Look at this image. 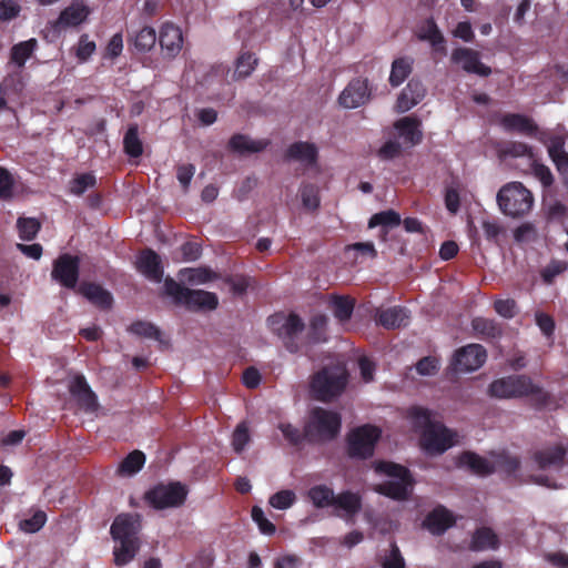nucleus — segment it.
Returning <instances> with one entry per match:
<instances>
[{
    "label": "nucleus",
    "mask_w": 568,
    "mask_h": 568,
    "mask_svg": "<svg viewBox=\"0 0 568 568\" xmlns=\"http://www.w3.org/2000/svg\"><path fill=\"white\" fill-rule=\"evenodd\" d=\"M459 467H467L471 473L479 476H488L495 473V465L474 452H463L457 459Z\"/></svg>",
    "instance_id": "26"
},
{
    "label": "nucleus",
    "mask_w": 568,
    "mask_h": 568,
    "mask_svg": "<svg viewBox=\"0 0 568 568\" xmlns=\"http://www.w3.org/2000/svg\"><path fill=\"white\" fill-rule=\"evenodd\" d=\"M250 442V433L245 423H240L232 435V446L236 453H242Z\"/></svg>",
    "instance_id": "57"
},
{
    "label": "nucleus",
    "mask_w": 568,
    "mask_h": 568,
    "mask_svg": "<svg viewBox=\"0 0 568 568\" xmlns=\"http://www.w3.org/2000/svg\"><path fill=\"white\" fill-rule=\"evenodd\" d=\"M123 150L130 158H139L143 154V143L139 136L136 123L129 125L123 136Z\"/></svg>",
    "instance_id": "39"
},
{
    "label": "nucleus",
    "mask_w": 568,
    "mask_h": 568,
    "mask_svg": "<svg viewBox=\"0 0 568 568\" xmlns=\"http://www.w3.org/2000/svg\"><path fill=\"white\" fill-rule=\"evenodd\" d=\"M90 14V9L83 3H75L64 8L55 22L53 23L54 29H64L69 27H78L84 22Z\"/></svg>",
    "instance_id": "22"
},
{
    "label": "nucleus",
    "mask_w": 568,
    "mask_h": 568,
    "mask_svg": "<svg viewBox=\"0 0 568 568\" xmlns=\"http://www.w3.org/2000/svg\"><path fill=\"white\" fill-rule=\"evenodd\" d=\"M527 386H530V377L527 375H510L497 378L489 384L488 394L491 397L520 398L525 397Z\"/></svg>",
    "instance_id": "10"
},
{
    "label": "nucleus",
    "mask_w": 568,
    "mask_h": 568,
    "mask_svg": "<svg viewBox=\"0 0 568 568\" xmlns=\"http://www.w3.org/2000/svg\"><path fill=\"white\" fill-rule=\"evenodd\" d=\"M376 470L389 477L397 478V481L414 483L410 471L399 464L392 462H381L377 464Z\"/></svg>",
    "instance_id": "45"
},
{
    "label": "nucleus",
    "mask_w": 568,
    "mask_h": 568,
    "mask_svg": "<svg viewBox=\"0 0 568 568\" xmlns=\"http://www.w3.org/2000/svg\"><path fill=\"white\" fill-rule=\"evenodd\" d=\"M426 89L417 79H410L396 101L397 112L404 113L417 105L425 97Z\"/></svg>",
    "instance_id": "20"
},
{
    "label": "nucleus",
    "mask_w": 568,
    "mask_h": 568,
    "mask_svg": "<svg viewBox=\"0 0 568 568\" xmlns=\"http://www.w3.org/2000/svg\"><path fill=\"white\" fill-rule=\"evenodd\" d=\"M95 42L89 40L88 34H82L79 39L77 57L81 61H87L95 51Z\"/></svg>",
    "instance_id": "64"
},
{
    "label": "nucleus",
    "mask_w": 568,
    "mask_h": 568,
    "mask_svg": "<svg viewBox=\"0 0 568 568\" xmlns=\"http://www.w3.org/2000/svg\"><path fill=\"white\" fill-rule=\"evenodd\" d=\"M402 223L399 213L394 210H386L372 215L368 221V227L374 229L382 226L384 234H387V229H393Z\"/></svg>",
    "instance_id": "42"
},
{
    "label": "nucleus",
    "mask_w": 568,
    "mask_h": 568,
    "mask_svg": "<svg viewBox=\"0 0 568 568\" xmlns=\"http://www.w3.org/2000/svg\"><path fill=\"white\" fill-rule=\"evenodd\" d=\"M278 429L292 446H300L305 440L304 430L301 432L297 427L290 423H281L278 425Z\"/></svg>",
    "instance_id": "56"
},
{
    "label": "nucleus",
    "mask_w": 568,
    "mask_h": 568,
    "mask_svg": "<svg viewBox=\"0 0 568 568\" xmlns=\"http://www.w3.org/2000/svg\"><path fill=\"white\" fill-rule=\"evenodd\" d=\"M456 525L454 514L445 506L438 505L427 514L423 526L434 536H440Z\"/></svg>",
    "instance_id": "15"
},
{
    "label": "nucleus",
    "mask_w": 568,
    "mask_h": 568,
    "mask_svg": "<svg viewBox=\"0 0 568 568\" xmlns=\"http://www.w3.org/2000/svg\"><path fill=\"white\" fill-rule=\"evenodd\" d=\"M17 227L21 240L31 241L39 233L41 224L36 217H19Z\"/></svg>",
    "instance_id": "48"
},
{
    "label": "nucleus",
    "mask_w": 568,
    "mask_h": 568,
    "mask_svg": "<svg viewBox=\"0 0 568 568\" xmlns=\"http://www.w3.org/2000/svg\"><path fill=\"white\" fill-rule=\"evenodd\" d=\"M487 359V352L480 344H468L458 348L452 359L450 367L456 373L474 372Z\"/></svg>",
    "instance_id": "9"
},
{
    "label": "nucleus",
    "mask_w": 568,
    "mask_h": 568,
    "mask_svg": "<svg viewBox=\"0 0 568 568\" xmlns=\"http://www.w3.org/2000/svg\"><path fill=\"white\" fill-rule=\"evenodd\" d=\"M535 321L537 326L546 337H552L556 328V324L552 316L544 312H536Z\"/></svg>",
    "instance_id": "59"
},
{
    "label": "nucleus",
    "mask_w": 568,
    "mask_h": 568,
    "mask_svg": "<svg viewBox=\"0 0 568 568\" xmlns=\"http://www.w3.org/2000/svg\"><path fill=\"white\" fill-rule=\"evenodd\" d=\"M156 32L154 28L145 26L138 32L130 34L129 43H131L138 52H149L156 43Z\"/></svg>",
    "instance_id": "31"
},
{
    "label": "nucleus",
    "mask_w": 568,
    "mask_h": 568,
    "mask_svg": "<svg viewBox=\"0 0 568 568\" xmlns=\"http://www.w3.org/2000/svg\"><path fill=\"white\" fill-rule=\"evenodd\" d=\"M68 389L81 409L87 413H93L98 409V397L84 375H74L69 382Z\"/></svg>",
    "instance_id": "12"
},
{
    "label": "nucleus",
    "mask_w": 568,
    "mask_h": 568,
    "mask_svg": "<svg viewBox=\"0 0 568 568\" xmlns=\"http://www.w3.org/2000/svg\"><path fill=\"white\" fill-rule=\"evenodd\" d=\"M302 204L307 210H317L320 206V190L313 183H303L301 189Z\"/></svg>",
    "instance_id": "49"
},
{
    "label": "nucleus",
    "mask_w": 568,
    "mask_h": 568,
    "mask_svg": "<svg viewBox=\"0 0 568 568\" xmlns=\"http://www.w3.org/2000/svg\"><path fill=\"white\" fill-rule=\"evenodd\" d=\"M341 427L342 417L338 413L314 407L304 424L305 442L308 444L331 442L337 437Z\"/></svg>",
    "instance_id": "2"
},
{
    "label": "nucleus",
    "mask_w": 568,
    "mask_h": 568,
    "mask_svg": "<svg viewBox=\"0 0 568 568\" xmlns=\"http://www.w3.org/2000/svg\"><path fill=\"white\" fill-rule=\"evenodd\" d=\"M495 471L504 473L508 476L516 474L521 466V460L518 456L511 455L507 452L494 454Z\"/></svg>",
    "instance_id": "41"
},
{
    "label": "nucleus",
    "mask_w": 568,
    "mask_h": 568,
    "mask_svg": "<svg viewBox=\"0 0 568 568\" xmlns=\"http://www.w3.org/2000/svg\"><path fill=\"white\" fill-rule=\"evenodd\" d=\"M348 382V373L338 366H325L311 379V392L315 399L329 403L342 395Z\"/></svg>",
    "instance_id": "4"
},
{
    "label": "nucleus",
    "mask_w": 568,
    "mask_h": 568,
    "mask_svg": "<svg viewBox=\"0 0 568 568\" xmlns=\"http://www.w3.org/2000/svg\"><path fill=\"white\" fill-rule=\"evenodd\" d=\"M355 307V300L351 296L344 295H332L331 296V308L334 317L345 323L351 320Z\"/></svg>",
    "instance_id": "32"
},
{
    "label": "nucleus",
    "mask_w": 568,
    "mask_h": 568,
    "mask_svg": "<svg viewBox=\"0 0 568 568\" xmlns=\"http://www.w3.org/2000/svg\"><path fill=\"white\" fill-rule=\"evenodd\" d=\"M471 328L477 336L484 339L498 338L503 334V329L494 320L485 317H475L471 321Z\"/></svg>",
    "instance_id": "36"
},
{
    "label": "nucleus",
    "mask_w": 568,
    "mask_h": 568,
    "mask_svg": "<svg viewBox=\"0 0 568 568\" xmlns=\"http://www.w3.org/2000/svg\"><path fill=\"white\" fill-rule=\"evenodd\" d=\"M285 158L298 161L306 166H314L317 164L318 150L314 143L297 141L287 148Z\"/></svg>",
    "instance_id": "21"
},
{
    "label": "nucleus",
    "mask_w": 568,
    "mask_h": 568,
    "mask_svg": "<svg viewBox=\"0 0 568 568\" xmlns=\"http://www.w3.org/2000/svg\"><path fill=\"white\" fill-rule=\"evenodd\" d=\"M258 59L251 52H242L235 61L234 79H245L252 74Z\"/></svg>",
    "instance_id": "44"
},
{
    "label": "nucleus",
    "mask_w": 568,
    "mask_h": 568,
    "mask_svg": "<svg viewBox=\"0 0 568 568\" xmlns=\"http://www.w3.org/2000/svg\"><path fill=\"white\" fill-rule=\"evenodd\" d=\"M498 546L499 539L491 528L481 527L475 530L470 542L471 550L497 549Z\"/></svg>",
    "instance_id": "33"
},
{
    "label": "nucleus",
    "mask_w": 568,
    "mask_h": 568,
    "mask_svg": "<svg viewBox=\"0 0 568 568\" xmlns=\"http://www.w3.org/2000/svg\"><path fill=\"white\" fill-rule=\"evenodd\" d=\"M136 268L146 278L161 282L163 267L160 255L152 248H143L136 257Z\"/></svg>",
    "instance_id": "17"
},
{
    "label": "nucleus",
    "mask_w": 568,
    "mask_h": 568,
    "mask_svg": "<svg viewBox=\"0 0 568 568\" xmlns=\"http://www.w3.org/2000/svg\"><path fill=\"white\" fill-rule=\"evenodd\" d=\"M371 98L368 80L356 78L353 79L342 91L338 102L347 109H355L365 104Z\"/></svg>",
    "instance_id": "13"
},
{
    "label": "nucleus",
    "mask_w": 568,
    "mask_h": 568,
    "mask_svg": "<svg viewBox=\"0 0 568 568\" xmlns=\"http://www.w3.org/2000/svg\"><path fill=\"white\" fill-rule=\"evenodd\" d=\"M97 178L93 173H81L75 175L69 185L70 193L81 196L88 189L94 187Z\"/></svg>",
    "instance_id": "47"
},
{
    "label": "nucleus",
    "mask_w": 568,
    "mask_h": 568,
    "mask_svg": "<svg viewBox=\"0 0 568 568\" xmlns=\"http://www.w3.org/2000/svg\"><path fill=\"white\" fill-rule=\"evenodd\" d=\"M296 501V495L291 489H283L271 496L270 505L280 510H285L292 507Z\"/></svg>",
    "instance_id": "51"
},
{
    "label": "nucleus",
    "mask_w": 568,
    "mask_h": 568,
    "mask_svg": "<svg viewBox=\"0 0 568 568\" xmlns=\"http://www.w3.org/2000/svg\"><path fill=\"white\" fill-rule=\"evenodd\" d=\"M115 540L120 542V546L114 548V564L116 566H124L135 557L140 548V542L139 540L129 539Z\"/></svg>",
    "instance_id": "40"
},
{
    "label": "nucleus",
    "mask_w": 568,
    "mask_h": 568,
    "mask_svg": "<svg viewBox=\"0 0 568 568\" xmlns=\"http://www.w3.org/2000/svg\"><path fill=\"white\" fill-rule=\"evenodd\" d=\"M251 515L252 519L256 523L262 534L273 535L275 532V525L265 517V514L261 507L254 506L252 508Z\"/></svg>",
    "instance_id": "58"
},
{
    "label": "nucleus",
    "mask_w": 568,
    "mask_h": 568,
    "mask_svg": "<svg viewBox=\"0 0 568 568\" xmlns=\"http://www.w3.org/2000/svg\"><path fill=\"white\" fill-rule=\"evenodd\" d=\"M413 426L419 432V446L430 456L442 455L458 443V434L442 422L433 419V412L413 406L407 412Z\"/></svg>",
    "instance_id": "1"
},
{
    "label": "nucleus",
    "mask_w": 568,
    "mask_h": 568,
    "mask_svg": "<svg viewBox=\"0 0 568 568\" xmlns=\"http://www.w3.org/2000/svg\"><path fill=\"white\" fill-rule=\"evenodd\" d=\"M307 496L316 508H325L333 505L334 491L326 485L311 487Z\"/></svg>",
    "instance_id": "43"
},
{
    "label": "nucleus",
    "mask_w": 568,
    "mask_h": 568,
    "mask_svg": "<svg viewBox=\"0 0 568 568\" xmlns=\"http://www.w3.org/2000/svg\"><path fill=\"white\" fill-rule=\"evenodd\" d=\"M452 61L462 64L467 73H475L480 77H488L491 69L480 62L479 53L469 48H457L452 52Z\"/></svg>",
    "instance_id": "14"
},
{
    "label": "nucleus",
    "mask_w": 568,
    "mask_h": 568,
    "mask_svg": "<svg viewBox=\"0 0 568 568\" xmlns=\"http://www.w3.org/2000/svg\"><path fill=\"white\" fill-rule=\"evenodd\" d=\"M526 388L525 397L530 396L531 405L536 409H541L549 405L551 396L542 387L534 384L530 379V386H527Z\"/></svg>",
    "instance_id": "50"
},
{
    "label": "nucleus",
    "mask_w": 568,
    "mask_h": 568,
    "mask_svg": "<svg viewBox=\"0 0 568 568\" xmlns=\"http://www.w3.org/2000/svg\"><path fill=\"white\" fill-rule=\"evenodd\" d=\"M189 490L180 481H170L169 484L159 483L151 487L144 494L145 503L156 510L176 508L184 504Z\"/></svg>",
    "instance_id": "6"
},
{
    "label": "nucleus",
    "mask_w": 568,
    "mask_h": 568,
    "mask_svg": "<svg viewBox=\"0 0 568 568\" xmlns=\"http://www.w3.org/2000/svg\"><path fill=\"white\" fill-rule=\"evenodd\" d=\"M304 328L305 324L300 315L295 313L287 315L286 323L284 325L283 332L280 335V338L283 339L284 346L290 353H297L300 351V345L296 342V337L304 331Z\"/></svg>",
    "instance_id": "25"
},
{
    "label": "nucleus",
    "mask_w": 568,
    "mask_h": 568,
    "mask_svg": "<svg viewBox=\"0 0 568 568\" xmlns=\"http://www.w3.org/2000/svg\"><path fill=\"white\" fill-rule=\"evenodd\" d=\"M21 7L16 0H1L0 1V20L9 21L17 18L20 13Z\"/></svg>",
    "instance_id": "62"
},
{
    "label": "nucleus",
    "mask_w": 568,
    "mask_h": 568,
    "mask_svg": "<svg viewBox=\"0 0 568 568\" xmlns=\"http://www.w3.org/2000/svg\"><path fill=\"white\" fill-rule=\"evenodd\" d=\"M13 178L3 168H0V200H9L13 195Z\"/></svg>",
    "instance_id": "60"
},
{
    "label": "nucleus",
    "mask_w": 568,
    "mask_h": 568,
    "mask_svg": "<svg viewBox=\"0 0 568 568\" xmlns=\"http://www.w3.org/2000/svg\"><path fill=\"white\" fill-rule=\"evenodd\" d=\"M47 523V514L43 510H37L30 518L20 521L21 530L33 534L39 531Z\"/></svg>",
    "instance_id": "54"
},
{
    "label": "nucleus",
    "mask_w": 568,
    "mask_h": 568,
    "mask_svg": "<svg viewBox=\"0 0 568 568\" xmlns=\"http://www.w3.org/2000/svg\"><path fill=\"white\" fill-rule=\"evenodd\" d=\"M77 293L102 311L111 310L113 305L112 294L98 283L82 282L78 286Z\"/></svg>",
    "instance_id": "18"
},
{
    "label": "nucleus",
    "mask_w": 568,
    "mask_h": 568,
    "mask_svg": "<svg viewBox=\"0 0 568 568\" xmlns=\"http://www.w3.org/2000/svg\"><path fill=\"white\" fill-rule=\"evenodd\" d=\"M414 59L410 57H400L393 61L390 74H389V84L393 88L399 87L412 73L413 71Z\"/></svg>",
    "instance_id": "29"
},
{
    "label": "nucleus",
    "mask_w": 568,
    "mask_h": 568,
    "mask_svg": "<svg viewBox=\"0 0 568 568\" xmlns=\"http://www.w3.org/2000/svg\"><path fill=\"white\" fill-rule=\"evenodd\" d=\"M567 449L562 444L547 445L535 449L530 458L539 470H561L566 465Z\"/></svg>",
    "instance_id": "11"
},
{
    "label": "nucleus",
    "mask_w": 568,
    "mask_h": 568,
    "mask_svg": "<svg viewBox=\"0 0 568 568\" xmlns=\"http://www.w3.org/2000/svg\"><path fill=\"white\" fill-rule=\"evenodd\" d=\"M422 122L416 116H404L394 123L400 138L404 139L406 144L412 146L422 143L423 132L420 130Z\"/></svg>",
    "instance_id": "24"
},
{
    "label": "nucleus",
    "mask_w": 568,
    "mask_h": 568,
    "mask_svg": "<svg viewBox=\"0 0 568 568\" xmlns=\"http://www.w3.org/2000/svg\"><path fill=\"white\" fill-rule=\"evenodd\" d=\"M500 124L506 131H516L527 135H534L538 131V126L531 119L518 113L503 115Z\"/></svg>",
    "instance_id": "27"
},
{
    "label": "nucleus",
    "mask_w": 568,
    "mask_h": 568,
    "mask_svg": "<svg viewBox=\"0 0 568 568\" xmlns=\"http://www.w3.org/2000/svg\"><path fill=\"white\" fill-rule=\"evenodd\" d=\"M497 203L505 215L518 219L530 212L534 205V196L523 183L510 182L498 191Z\"/></svg>",
    "instance_id": "5"
},
{
    "label": "nucleus",
    "mask_w": 568,
    "mask_h": 568,
    "mask_svg": "<svg viewBox=\"0 0 568 568\" xmlns=\"http://www.w3.org/2000/svg\"><path fill=\"white\" fill-rule=\"evenodd\" d=\"M38 49V41L31 38L12 45L10 50V61L18 68H23L27 60L30 59L33 52Z\"/></svg>",
    "instance_id": "34"
},
{
    "label": "nucleus",
    "mask_w": 568,
    "mask_h": 568,
    "mask_svg": "<svg viewBox=\"0 0 568 568\" xmlns=\"http://www.w3.org/2000/svg\"><path fill=\"white\" fill-rule=\"evenodd\" d=\"M494 308L497 314L505 318H513L517 314V304L511 298L495 301Z\"/></svg>",
    "instance_id": "61"
},
{
    "label": "nucleus",
    "mask_w": 568,
    "mask_h": 568,
    "mask_svg": "<svg viewBox=\"0 0 568 568\" xmlns=\"http://www.w3.org/2000/svg\"><path fill=\"white\" fill-rule=\"evenodd\" d=\"M159 43L166 57H176L180 53L183 44V36L181 29L171 22H165L160 30Z\"/></svg>",
    "instance_id": "19"
},
{
    "label": "nucleus",
    "mask_w": 568,
    "mask_h": 568,
    "mask_svg": "<svg viewBox=\"0 0 568 568\" xmlns=\"http://www.w3.org/2000/svg\"><path fill=\"white\" fill-rule=\"evenodd\" d=\"M141 529L140 515L120 514L113 520L110 534L113 539L139 540Z\"/></svg>",
    "instance_id": "16"
},
{
    "label": "nucleus",
    "mask_w": 568,
    "mask_h": 568,
    "mask_svg": "<svg viewBox=\"0 0 568 568\" xmlns=\"http://www.w3.org/2000/svg\"><path fill=\"white\" fill-rule=\"evenodd\" d=\"M327 317L324 314L314 316L310 325V339L314 343L326 341L325 332L327 326Z\"/></svg>",
    "instance_id": "52"
},
{
    "label": "nucleus",
    "mask_w": 568,
    "mask_h": 568,
    "mask_svg": "<svg viewBox=\"0 0 568 568\" xmlns=\"http://www.w3.org/2000/svg\"><path fill=\"white\" fill-rule=\"evenodd\" d=\"M381 430L373 425H363L347 435V454L351 458L367 459L373 456Z\"/></svg>",
    "instance_id": "7"
},
{
    "label": "nucleus",
    "mask_w": 568,
    "mask_h": 568,
    "mask_svg": "<svg viewBox=\"0 0 568 568\" xmlns=\"http://www.w3.org/2000/svg\"><path fill=\"white\" fill-rule=\"evenodd\" d=\"M130 332L142 337L161 341V331L153 324L138 321L131 324Z\"/></svg>",
    "instance_id": "53"
},
{
    "label": "nucleus",
    "mask_w": 568,
    "mask_h": 568,
    "mask_svg": "<svg viewBox=\"0 0 568 568\" xmlns=\"http://www.w3.org/2000/svg\"><path fill=\"white\" fill-rule=\"evenodd\" d=\"M412 485L410 481L387 480L378 484L375 491L395 500H405L408 498Z\"/></svg>",
    "instance_id": "30"
},
{
    "label": "nucleus",
    "mask_w": 568,
    "mask_h": 568,
    "mask_svg": "<svg viewBox=\"0 0 568 568\" xmlns=\"http://www.w3.org/2000/svg\"><path fill=\"white\" fill-rule=\"evenodd\" d=\"M268 144V141L251 140L247 135L236 133L229 141V149L240 154L257 153L263 151Z\"/></svg>",
    "instance_id": "28"
},
{
    "label": "nucleus",
    "mask_w": 568,
    "mask_h": 568,
    "mask_svg": "<svg viewBox=\"0 0 568 568\" xmlns=\"http://www.w3.org/2000/svg\"><path fill=\"white\" fill-rule=\"evenodd\" d=\"M547 146L548 154L557 165L564 161V158H568V153L565 150V139L560 135H550L542 140Z\"/></svg>",
    "instance_id": "46"
},
{
    "label": "nucleus",
    "mask_w": 568,
    "mask_h": 568,
    "mask_svg": "<svg viewBox=\"0 0 568 568\" xmlns=\"http://www.w3.org/2000/svg\"><path fill=\"white\" fill-rule=\"evenodd\" d=\"M164 292L172 297L175 305L184 306L192 312L214 311L219 306V297L215 293L187 288L172 277L165 278Z\"/></svg>",
    "instance_id": "3"
},
{
    "label": "nucleus",
    "mask_w": 568,
    "mask_h": 568,
    "mask_svg": "<svg viewBox=\"0 0 568 568\" xmlns=\"http://www.w3.org/2000/svg\"><path fill=\"white\" fill-rule=\"evenodd\" d=\"M409 312L404 306H392L378 312L376 322L386 329H397L408 325Z\"/></svg>",
    "instance_id": "23"
},
{
    "label": "nucleus",
    "mask_w": 568,
    "mask_h": 568,
    "mask_svg": "<svg viewBox=\"0 0 568 568\" xmlns=\"http://www.w3.org/2000/svg\"><path fill=\"white\" fill-rule=\"evenodd\" d=\"M194 173L195 166L193 164L189 163L176 166V179L184 192L189 190Z\"/></svg>",
    "instance_id": "63"
},
{
    "label": "nucleus",
    "mask_w": 568,
    "mask_h": 568,
    "mask_svg": "<svg viewBox=\"0 0 568 568\" xmlns=\"http://www.w3.org/2000/svg\"><path fill=\"white\" fill-rule=\"evenodd\" d=\"M501 153L505 156H513V158L527 156L530 160L534 159L532 149L524 142H517V141L508 142L501 149Z\"/></svg>",
    "instance_id": "55"
},
{
    "label": "nucleus",
    "mask_w": 568,
    "mask_h": 568,
    "mask_svg": "<svg viewBox=\"0 0 568 568\" xmlns=\"http://www.w3.org/2000/svg\"><path fill=\"white\" fill-rule=\"evenodd\" d=\"M332 506L344 510L346 516L352 517L361 510L362 500L357 494L346 490L338 494L337 496L334 495Z\"/></svg>",
    "instance_id": "38"
},
{
    "label": "nucleus",
    "mask_w": 568,
    "mask_h": 568,
    "mask_svg": "<svg viewBox=\"0 0 568 568\" xmlns=\"http://www.w3.org/2000/svg\"><path fill=\"white\" fill-rule=\"evenodd\" d=\"M80 276V258L77 255L64 253L59 255L52 265L51 277L62 287L78 290Z\"/></svg>",
    "instance_id": "8"
},
{
    "label": "nucleus",
    "mask_w": 568,
    "mask_h": 568,
    "mask_svg": "<svg viewBox=\"0 0 568 568\" xmlns=\"http://www.w3.org/2000/svg\"><path fill=\"white\" fill-rule=\"evenodd\" d=\"M179 277L190 284H204L217 278V274L205 266L185 267L180 270Z\"/></svg>",
    "instance_id": "37"
},
{
    "label": "nucleus",
    "mask_w": 568,
    "mask_h": 568,
    "mask_svg": "<svg viewBox=\"0 0 568 568\" xmlns=\"http://www.w3.org/2000/svg\"><path fill=\"white\" fill-rule=\"evenodd\" d=\"M145 464V455L141 450L129 453L116 468L121 477H130L139 473Z\"/></svg>",
    "instance_id": "35"
}]
</instances>
